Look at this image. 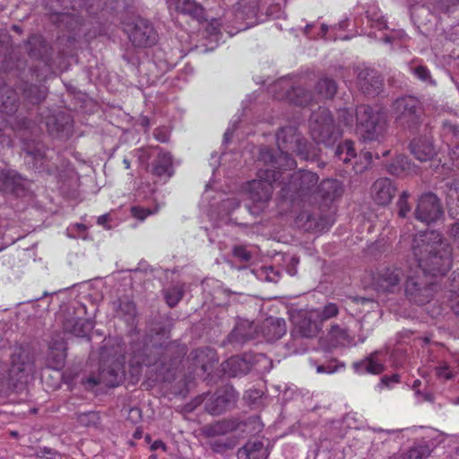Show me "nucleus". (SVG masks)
I'll list each match as a JSON object with an SVG mask.
<instances>
[{
    "label": "nucleus",
    "instance_id": "f257e3e1",
    "mask_svg": "<svg viewBox=\"0 0 459 459\" xmlns=\"http://www.w3.org/2000/svg\"><path fill=\"white\" fill-rule=\"evenodd\" d=\"M173 324L160 314L153 315L147 322L145 334L130 344L129 373L138 380L143 367L159 364L160 374L172 372L186 354V346L170 339Z\"/></svg>",
    "mask_w": 459,
    "mask_h": 459
},
{
    "label": "nucleus",
    "instance_id": "f03ea898",
    "mask_svg": "<svg viewBox=\"0 0 459 459\" xmlns=\"http://www.w3.org/2000/svg\"><path fill=\"white\" fill-rule=\"evenodd\" d=\"M277 150L264 146L259 150L258 161L283 171L293 169L297 162L290 152H295L301 160L319 161L322 150L309 143L296 126H286L276 133Z\"/></svg>",
    "mask_w": 459,
    "mask_h": 459
},
{
    "label": "nucleus",
    "instance_id": "7ed1b4c3",
    "mask_svg": "<svg viewBox=\"0 0 459 459\" xmlns=\"http://www.w3.org/2000/svg\"><path fill=\"white\" fill-rule=\"evenodd\" d=\"M411 248L418 266L430 278L443 277L452 268L453 247L439 231H420L412 239Z\"/></svg>",
    "mask_w": 459,
    "mask_h": 459
},
{
    "label": "nucleus",
    "instance_id": "20e7f679",
    "mask_svg": "<svg viewBox=\"0 0 459 459\" xmlns=\"http://www.w3.org/2000/svg\"><path fill=\"white\" fill-rule=\"evenodd\" d=\"M36 371V354L27 342L16 343L11 348L6 377V392L23 388Z\"/></svg>",
    "mask_w": 459,
    "mask_h": 459
},
{
    "label": "nucleus",
    "instance_id": "39448f33",
    "mask_svg": "<svg viewBox=\"0 0 459 459\" xmlns=\"http://www.w3.org/2000/svg\"><path fill=\"white\" fill-rule=\"evenodd\" d=\"M281 180L280 196L284 201L295 203H312L316 201V184L319 177L316 173L299 169L292 174L284 175Z\"/></svg>",
    "mask_w": 459,
    "mask_h": 459
},
{
    "label": "nucleus",
    "instance_id": "423d86ee",
    "mask_svg": "<svg viewBox=\"0 0 459 459\" xmlns=\"http://www.w3.org/2000/svg\"><path fill=\"white\" fill-rule=\"evenodd\" d=\"M291 322L290 338L285 347L290 353H303L307 350L306 340L316 338L320 333L322 325L312 313L305 311L293 314Z\"/></svg>",
    "mask_w": 459,
    "mask_h": 459
},
{
    "label": "nucleus",
    "instance_id": "0eeeda50",
    "mask_svg": "<svg viewBox=\"0 0 459 459\" xmlns=\"http://www.w3.org/2000/svg\"><path fill=\"white\" fill-rule=\"evenodd\" d=\"M357 133L364 142L381 141L385 138L387 129L385 112L376 109L368 105H360L356 108Z\"/></svg>",
    "mask_w": 459,
    "mask_h": 459
},
{
    "label": "nucleus",
    "instance_id": "6e6552de",
    "mask_svg": "<svg viewBox=\"0 0 459 459\" xmlns=\"http://www.w3.org/2000/svg\"><path fill=\"white\" fill-rule=\"evenodd\" d=\"M394 119L403 130L416 132L423 122L425 109L420 100L413 95H403L392 103Z\"/></svg>",
    "mask_w": 459,
    "mask_h": 459
},
{
    "label": "nucleus",
    "instance_id": "1a4fd4ad",
    "mask_svg": "<svg viewBox=\"0 0 459 459\" xmlns=\"http://www.w3.org/2000/svg\"><path fill=\"white\" fill-rule=\"evenodd\" d=\"M308 127L309 134L316 146H333L342 135V129L335 124L333 116L327 108H319L312 112Z\"/></svg>",
    "mask_w": 459,
    "mask_h": 459
},
{
    "label": "nucleus",
    "instance_id": "9d476101",
    "mask_svg": "<svg viewBox=\"0 0 459 459\" xmlns=\"http://www.w3.org/2000/svg\"><path fill=\"white\" fill-rule=\"evenodd\" d=\"M285 171L278 169L270 166L259 168L257 172L258 179H255L248 184V193L250 199L257 204L252 210L249 206H246L251 213H258L261 206L258 204H264L272 196L273 186V184L280 186L281 180H285Z\"/></svg>",
    "mask_w": 459,
    "mask_h": 459
},
{
    "label": "nucleus",
    "instance_id": "9b49d317",
    "mask_svg": "<svg viewBox=\"0 0 459 459\" xmlns=\"http://www.w3.org/2000/svg\"><path fill=\"white\" fill-rule=\"evenodd\" d=\"M438 284L427 274L410 275L404 281V295L408 301L417 306L429 303L436 292Z\"/></svg>",
    "mask_w": 459,
    "mask_h": 459
},
{
    "label": "nucleus",
    "instance_id": "f8f14e48",
    "mask_svg": "<svg viewBox=\"0 0 459 459\" xmlns=\"http://www.w3.org/2000/svg\"><path fill=\"white\" fill-rule=\"evenodd\" d=\"M412 216L417 221L426 225L436 224L445 216L441 199L431 191L420 194L416 199Z\"/></svg>",
    "mask_w": 459,
    "mask_h": 459
},
{
    "label": "nucleus",
    "instance_id": "ddd939ff",
    "mask_svg": "<svg viewBox=\"0 0 459 459\" xmlns=\"http://www.w3.org/2000/svg\"><path fill=\"white\" fill-rule=\"evenodd\" d=\"M125 32L135 48H151L158 41V34L147 19L137 17L125 25Z\"/></svg>",
    "mask_w": 459,
    "mask_h": 459
},
{
    "label": "nucleus",
    "instance_id": "4468645a",
    "mask_svg": "<svg viewBox=\"0 0 459 459\" xmlns=\"http://www.w3.org/2000/svg\"><path fill=\"white\" fill-rule=\"evenodd\" d=\"M58 320L65 333L76 337L89 336L94 327V322L91 319L78 316L73 307H67L61 310Z\"/></svg>",
    "mask_w": 459,
    "mask_h": 459
},
{
    "label": "nucleus",
    "instance_id": "2eb2a0df",
    "mask_svg": "<svg viewBox=\"0 0 459 459\" xmlns=\"http://www.w3.org/2000/svg\"><path fill=\"white\" fill-rule=\"evenodd\" d=\"M238 393L230 385L220 387L212 399L205 403V410L212 415H221L235 408Z\"/></svg>",
    "mask_w": 459,
    "mask_h": 459
},
{
    "label": "nucleus",
    "instance_id": "dca6fc26",
    "mask_svg": "<svg viewBox=\"0 0 459 459\" xmlns=\"http://www.w3.org/2000/svg\"><path fill=\"white\" fill-rule=\"evenodd\" d=\"M356 83L362 94L367 97H376L383 91L384 78L373 68H358Z\"/></svg>",
    "mask_w": 459,
    "mask_h": 459
},
{
    "label": "nucleus",
    "instance_id": "f3484780",
    "mask_svg": "<svg viewBox=\"0 0 459 459\" xmlns=\"http://www.w3.org/2000/svg\"><path fill=\"white\" fill-rule=\"evenodd\" d=\"M411 155L420 162L432 160L437 154L433 137L429 133H424L413 137L409 143Z\"/></svg>",
    "mask_w": 459,
    "mask_h": 459
},
{
    "label": "nucleus",
    "instance_id": "a211bd4d",
    "mask_svg": "<svg viewBox=\"0 0 459 459\" xmlns=\"http://www.w3.org/2000/svg\"><path fill=\"white\" fill-rule=\"evenodd\" d=\"M67 343L59 335L53 337L48 343V348L44 358V363L48 368L61 370L66 359Z\"/></svg>",
    "mask_w": 459,
    "mask_h": 459
},
{
    "label": "nucleus",
    "instance_id": "6ab92c4d",
    "mask_svg": "<svg viewBox=\"0 0 459 459\" xmlns=\"http://www.w3.org/2000/svg\"><path fill=\"white\" fill-rule=\"evenodd\" d=\"M259 336L258 325L247 319H239L227 336V342L234 346H241Z\"/></svg>",
    "mask_w": 459,
    "mask_h": 459
},
{
    "label": "nucleus",
    "instance_id": "aec40b11",
    "mask_svg": "<svg viewBox=\"0 0 459 459\" xmlns=\"http://www.w3.org/2000/svg\"><path fill=\"white\" fill-rule=\"evenodd\" d=\"M99 372L100 382L108 387L119 385L125 378L124 364L119 359H115L108 362L102 358Z\"/></svg>",
    "mask_w": 459,
    "mask_h": 459
},
{
    "label": "nucleus",
    "instance_id": "412c9836",
    "mask_svg": "<svg viewBox=\"0 0 459 459\" xmlns=\"http://www.w3.org/2000/svg\"><path fill=\"white\" fill-rule=\"evenodd\" d=\"M45 126L50 135L55 138L66 139L72 134L73 119L65 112L49 115L45 118Z\"/></svg>",
    "mask_w": 459,
    "mask_h": 459
},
{
    "label": "nucleus",
    "instance_id": "4be33fe9",
    "mask_svg": "<svg viewBox=\"0 0 459 459\" xmlns=\"http://www.w3.org/2000/svg\"><path fill=\"white\" fill-rule=\"evenodd\" d=\"M254 366V355L245 353L232 356L221 365V371L229 377H237L248 374Z\"/></svg>",
    "mask_w": 459,
    "mask_h": 459
},
{
    "label": "nucleus",
    "instance_id": "5701e85b",
    "mask_svg": "<svg viewBox=\"0 0 459 459\" xmlns=\"http://www.w3.org/2000/svg\"><path fill=\"white\" fill-rule=\"evenodd\" d=\"M235 17L246 23V28L258 23L261 20L260 0H238L235 5Z\"/></svg>",
    "mask_w": 459,
    "mask_h": 459
},
{
    "label": "nucleus",
    "instance_id": "b1692460",
    "mask_svg": "<svg viewBox=\"0 0 459 459\" xmlns=\"http://www.w3.org/2000/svg\"><path fill=\"white\" fill-rule=\"evenodd\" d=\"M397 192V186L387 178H378L371 186L374 202L380 206L388 205Z\"/></svg>",
    "mask_w": 459,
    "mask_h": 459
},
{
    "label": "nucleus",
    "instance_id": "393cba45",
    "mask_svg": "<svg viewBox=\"0 0 459 459\" xmlns=\"http://www.w3.org/2000/svg\"><path fill=\"white\" fill-rule=\"evenodd\" d=\"M403 271L399 267H386L377 273L376 285L379 290L394 293L399 289L400 282L403 278Z\"/></svg>",
    "mask_w": 459,
    "mask_h": 459
},
{
    "label": "nucleus",
    "instance_id": "a878e982",
    "mask_svg": "<svg viewBox=\"0 0 459 459\" xmlns=\"http://www.w3.org/2000/svg\"><path fill=\"white\" fill-rule=\"evenodd\" d=\"M27 52L30 58L42 61L49 65L52 61V48L39 35H31L27 41Z\"/></svg>",
    "mask_w": 459,
    "mask_h": 459
},
{
    "label": "nucleus",
    "instance_id": "bb28decb",
    "mask_svg": "<svg viewBox=\"0 0 459 459\" xmlns=\"http://www.w3.org/2000/svg\"><path fill=\"white\" fill-rule=\"evenodd\" d=\"M19 107V98L17 92L5 83L0 84V115H2L6 122V126L4 129V134H6L8 129L9 121L6 115L14 114Z\"/></svg>",
    "mask_w": 459,
    "mask_h": 459
},
{
    "label": "nucleus",
    "instance_id": "cd10ccee",
    "mask_svg": "<svg viewBox=\"0 0 459 459\" xmlns=\"http://www.w3.org/2000/svg\"><path fill=\"white\" fill-rule=\"evenodd\" d=\"M258 330L266 342H273L286 333L287 325L283 318L269 316L258 325Z\"/></svg>",
    "mask_w": 459,
    "mask_h": 459
},
{
    "label": "nucleus",
    "instance_id": "c85d7f7f",
    "mask_svg": "<svg viewBox=\"0 0 459 459\" xmlns=\"http://www.w3.org/2000/svg\"><path fill=\"white\" fill-rule=\"evenodd\" d=\"M151 173L167 182L175 173L171 153L160 151L151 163Z\"/></svg>",
    "mask_w": 459,
    "mask_h": 459
},
{
    "label": "nucleus",
    "instance_id": "c756f323",
    "mask_svg": "<svg viewBox=\"0 0 459 459\" xmlns=\"http://www.w3.org/2000/svg\"><path fill=\"white\" fill-rule=\"evenodd\" d=\"M0 191L20 196L25 192L24 178L16 171L3 169L0 171Z\"/></svg>",
    "mask_w": 459,
    "mask_h": 459
},
{
    "label": "nucleus",
    "instance_id": "7c9ffc66",
    "mask_svg": "<svg viewBox=\"0 0 459 459\" xmlns=\"http://www.w3.org/2000/svg\"><path fill=\"white\" fill-rule=\"evenodd\" d=\"M169 7L174 8L179 13L196 20L200 23L207 20L204 8L195 0H170Z\"/></svg>",
    "mask_w": 459,
    "mask_h": 459
},
{
    "label": "nucleus",
    "instance_id": "2f4dec72",
    "mask_svg": "<svg viewBox=\"0 0 459 459\" xmlns=\"http://www.w3.org/2000/svg\"><path fill=\"white\" fill-rule=\"evenodd\" d=\"M343 188L337 179L326 178L316 184V199L319 196L325 202H333L342 196Z\"/></svg>",
    "mask_w": 459,
    "mask_h": 459
},
{
    "label": "nucleus",
    "instance_id": "473e14b6",
    "mask_svg": "<svg viewBox=\"0 0 459 459\" xmlns=\"http://www.w3.org/2000/svg\"><path fill=\"white\" fill-rule=\"evenodd\" d=\"M22 97L27 105L37 106L45 100L48 96V88L44 85L24 82L20 88Z\"/></svg>",
    "mask_w": 459,
    "mask_h": 459
},
{
    "label": "nucleus",
    "instance_id": "72a5a7b5",
    "mask_svg": "<svg viewBox=\"0 0 459 459\" xmlns=\"http://www.w3.org/2000/svg\"><path fill=\"white\" fill-rule=\"evenodd\" d=\"M193 365L204 373L208 372L217 363L216 351L208 347L200 348L191 352Z\"/></svg>",
    "mask_w": 459,
    "mask_h": 459
},
{
    "label": "nucleus",
    "instance_id": "f704fd0d",
    "mask_svg": "<svg viewBox=\"0 0 459 459\" xmlns=\"http://www.w3.org/2000/svg\"><path fill=\"white\" fill-rule=\"evenodd\" d=\"M377 351L372 352L359 361L352 363V368L356 373H369L378 375L385 370V366L377 359Z\"/></svg>",
    "mask_w": 459,
    "mask_h": 459
},
{
    "label": "nucleus",
    "instance_id": "c9c22d12",
    "mask_svg": "<svg viewBox=\"0 0 459 459\" xmlns=\"http://www.w3.org/2000/svg\"><path fill=\"white\" fill-rule=\"evenodd\" d=\"M237 418L223 419L214 423L206 425L204 432L207 437L226 435L230 432L238 431Z\"/></svg>",
    "mask_w": 459,
    "mask_h": 459
},
{
    "label": "nucleus",
    "instance_id": "e433bc0d",
    "mask_svg": "<svg viewBox=\"0 0 459 459\" xmlns=\"http://www.w3.org/2000/svg\"><path fill=\"white\" fill-rule=\"evenodd\" d=\"M338 91L337 82L327 76L318 79L315 85V91L321 100H333Z\"/></svg>",
    "mask_w": 459,
    "mask_h": 459
},
{
    "label": "nucleus",
    "instance_id": "4c0bfd02",
    "mask_svg": "<svg viewBox=\"0 0 459 459\" xmlns=\"http://www.w3.org/2000/svg\"><path fill=\"white\" fill-rule=\"evenodd\" d=\"M285 98L296 106H307L312 100V93L302 86H291L286 91Z\"/></svg>",
    "mask_w": 459,
    "mask_h": 459
},
{
    "label": "nucleus",
    "instance_id": "58836bf2",
    "mask_svg": "<svg viewBox=\"0 0 459 459\" xmlns=\"http://www.w3.org/2000/svg\"><path fill=\"white\" fill-rule=\"evenodd\" d=\"M265 451L261 441H248L238 451V459H263Z\"/></svg>",
    "mask_w": 459,
    "mask_h": 459
},
{
    "label": "nucleus",
    "instance_id": "ea45409f",
    "mask_svg": "<svg viewBox=\"0 0 459 459\" xmlns=\"http://www.w3.org/2000/svg\"><path fill=\"white\" fill-rule=\"evenodd\" d=\"M448 281L451 292L449 305L454 313L459 316V269L451 273Z\"/></svg>",
    "mask_w": 459,
    "mask_h": 459
},
{
    "label": "nucleus",
    "instance_id": "a19ab883",
    "mask_svg": "<svg viewBox=\"0 0 459 459\" xmlns=\"http://www.w3.org/2000/svg\"><path fill=\"white\" fill-rule=\"evenodd\" d=\"M238 431L245 433L247 435H255L261 431L262 423L257 415H252L245 420H239L237 418Z\"/></svg>",
    "mask_w": 459,
    "mask_h": 459
},
{
    "label": "nucleus",
    "instance_id": "79ce46f5",
    "mask_svg": "<svg viewBox=\"0 0 459 459\" xmlns=\"http://www.w3.org/2000/svg\"><path fill=\"white\" fill-rule=\"evenodd\" d=\"M356 157L354 143L351 140H345L339 143L334 151V158L347 164L352 158Z\"/></svg>",
    "mask_w": 459,
    "mask_h": 459
},
{
    "label": "nucleus",
    "instance_id": "37998d69",
    "mask_svg": "<svg viewBox=\"0 0 459 459\" xmlns=\"http://www.w3.org/2000/svg\"><path fill=\"white\" fill-rule=\"evenodd\" d=\"M431 454L429 446L426 443L417 444L411 446L406 454L390 459H426Z\"/></svg>",
    "mask_w": 459,
    "mask_h": 459
},
{
    "label": "nucleus",
    "instance_id": "c03bdc74",
    "mask_svg": "<svg viewBox=\"0 0 459 459\" xmlns=\"http://www.w3.org/2000/svg\"><path fill=\"white\" fill-rule=\"evenodd\" d=\"M328 336L330 341L334 344H344L346 342H350L349 331L346 327H342L337 324L332 325L329 331Z\"/></svg>",
    "mask_w": 459,
    "mask_h": 459
},
{
    "label": "nucleus",
    "instance_id": "a18cd8bd",
    "mask_svg": "<svg viewBox=\"0 0 459 459\" xmlns=\"http://www.w3.org/2000/svg\"><path fill=\"white\" fill-rule=\"evenodd\" d=\"M433 10L448 16L455 14L459 11V0H435Z\"/></svg>",
    "mask_w": 459,
    "mask_h": 459
},
{
    "label": "nucleus",
    "instance_id": "49530a36",
    "mask_svg": "<svg viewBox=\"0 0 459 459\" xmlns=\"http://www.w3.org/2000/svg\"><path fill=\"white\" fill-rule=\"evenodd\" d=\"M411 195L408 191H403L395 204L397 216L401 219L408 218L411 212V204L409 203Z\"/></svg>",
    "mask_w": 459,
    "mask_h": 459
},
{
    "label": "nucleus",
    "instance_id": "de8ad7c7",
    "mask_svg": "<svg viewBox=\"0 0 459 459\" xmlns=\"http://www.w3.org/2000/svg\"><path fill=\"white\" fill-rule=\"evenodd\" d=\"M75 419L83 427H98L100 423V416L97 411L76 412Z\"/></svg>",
    "mask_w": 459,
    "mask_h": 459
},
{
    "label": "nucleus",
    "instance_id": "09e8293b",
    "mask_svg": "<svg viewBox=\"0 0 459 459\" xmlns=\"http://www.w3.org/2000/svg\"><path fill=\"white\" fill-rule=\"evenodd\" d=\"M117 312L118 315L125 316L126 320H131L136 314L135 304L128 299H119Z\"/></svg>",
    "mask_w": 459,
    "mask_h": 459
},
{
    "label": "nucleus",
    "instance_id": "8fccbe9b",
    "mask_svg": "<svg viewBox=\"0 0 459 459\" xmlns=\"http://www.w3.org/2000/svg\"><path fill=\"white\" fill-rule=\"evenodd\" d=\"M26 66V62L24 60L16 59L9 53V51L4 56V59L2 61V68L5 72H11L14 69L22 70Z\"/></svg>",
    "mask_w": 459,
    "mask_h": 459
},
{
    "label": "nucleus",
    "instance_id": "3c124183",
    "mask_svg": "<svg viewBox=\"0 0 459 459\" xmlns=\"http://www.w3.org/2000/svg\"><path fill=\"white\" fill-rule=\"evenodd\" d=\"M448 198V214L450 217L455 218L459 216V189L457 187L451 188Z\"/></svg>",
    "mask_w": 459,
    "mask_h": 459
},
{
    "label": "nucleus",
    "instance_id": "603ef678",
    "mask_svg": "<svg viewBox=\"0 0 459 459\" xmlns=\"http://www.w3.org/2000/svg\"><path fill=\"white\" fill-rule=\"evenodd\" d=\"M338 313V306L335 303H328L316 314V318L318 319L322 325L324 321L335 317Z\"/></svg>",
    "mask_w": 459,
    "mask_h": 459
},
{
    "label": "nucleus",
    "instance_id": "864d4df0",
    "mask_svg": "<svg viewBox=\"0 0 459 459\" xmlns=\"http://www.w3.org/2000/svg\"><path fill=\"white\" fill-rule=\"evenodd\" d=\"M237 445V441L234 438L220 439L211 444L212 449L215 453L223 454L228 450L233 449Z\"/></svg>",
    "mask_w": 459,
    "mask_h": 459
},
{
    "label": "nucleus",
    "instance_id": "5fc2aeb1",
    "mask_svg": "<svg viewBox=\"0 0 459 459\" xmlns=\"http://www.w3.org/2000/svg\"><path fill=\"white\" fill-rule=\"evenodd\" d=\"M411 69L412 74L418 79H420V81H422L428 84L435 85L436 82L432 79L430 71L428 69L427 66L420 65L411 67Z\"/></svg>",
    "mask_w": 459,
    "mask_h": 459
},
{
    "label": "nucleus",
    "instance_id": "6e6d98bb",
    "mask_svg": "<svg viewBox=\"0 0 459 459\" xmlns=\"http://www.w3.org/2000/svg\"><path fill=\"white\" fill-rule=\"evenodd\" d=\"M159 211V205L157 204L153 210L150 208H143L141 206L131 207V214L133 217L143 221L147 216L156 213Z\"/></svg>",
    "mask_w": 459,
    "mask_h": 459
},
{
    "label": "nucleus",
    "instance_id": "4d7b16f0",
    "mask_svg": "<svg viewBox=\"0 0 459 459\" xmlns=\"http://www.w3.org/2000/svg\"><path fill=\"white\" fill-rule=\"evenodd\" d=\"M387 170L394 176H401L405 170V158L397 157L395 160L387 165Z\"/></svg>",
    "mask_w": 459,
    "mask_h": 459
},
{
    "label": "nucleus",
    "instance_id": "13d9d810",
    "mask_svg": "<svg viewBox=\"0 0 459 459\" xmlns=\"http://www.w3.org/2000/svg\"><path fill=\"white\" fill-rule=\"evenodd\" d=\"M183 297V292L178 289L168 290L165 293V299L171 307H175Z\"/></svg>",
    "mask_w": 459,
    "mask_h": 459
},
{
    "label": "nucleus",
    "instance_id": "bf43d9fd",
    "mask_svg": "<svg viewBox=\"0 0 459 459\" xmlns=\"http://www.w3.org/2000/svg\"><path fill=\"white\" fill-rule=\"evenodd\" d=\"M232 255L240 262L247 263L252 259V254L244 246H235L232 248Z\"/></svg>",
    "mask_w": 459,
    "mask_h": 459
},
{
    "label": "nucleus",
    "instance_id": "052dcab7",
    "mask_svg": "<svg viewBox=\"0 0 459 459\" xmlns=\"http://www.w3.org/2000/svg\"><path fill=\"white\" fill-rule=\"evenodd\" d=\"M263 274L264 276V280L269 282L276 283L281 278V272L273 266L263 268Z\"/></svg>",
    "mask_w": 459,
    "mask_h": 459
},
{
    "label": "nucleus",
    "instance_id": "680f3d73",
    "mask_svg": "<svg viewBox=\"0 0 459 459\" xmlns=\"http://www.w3.org/2000/svg\"><path fill=\"white\" fill-rule=\"evenodd\" d=\"M342 367H344L343 364H337V360L336 359H333V360H331L326 365H319V366H317L316 367V372L317 373H328V374H331V373L336 372L339 368H342Z\"/></svg>",
    "mask_w": 459,
    "mask_h": 459
},
{
    "label": "nucleus",
    "instance_id": "e2e57ef3",
    "mask_svg": "<svg viewBox=\"0 0 459 459\" xmlns=\"http://www.w3.org/2000/svg\"><path fill=\"white\" fill-rule=\"evenodd\" d=\"M23 151L27 155L33 157L36 160H41L44 157V153L41 150V147L39 144L31 147L30 144L25 143Z\"/></svg>",
    "mask_w": 459,
    "mask_h": 459
},
{
    "label": "nucleus",
    "instance_id": "0e129e2a",
    "mask_svg": "<svg viewBox=\"0 0 459 459\" xmlns=\"http://www.w3.org/2000/svg\"><path fill=\"white\" fill-rule=\"evenodd\" d=\"M446 39L455 42L459 40V23L450 26L448 29L444 30Z\"/></svg>",
    "mask_w": 459,
    "mask_h": 459
},
{
    "label": "nucleus",
    "instance_id": "69168bd1",
    "mask_svg": "<svg viewBox=\"0 0 459 459\" xmlns=\"http://www.w3.org/2000/svg\"><path fill=\"white\" fill-rule=\"evenodd\" d=\"M401 380V376L399 374H393L391 376H384L381 378V385L390 387L392 384L399 383Z\"/></svg>",
    "mask_w": 459,
    "mask_h": 459
},
{
    "label": "nucleus",
    "instance_id": "338daca9",
    "mask_svg": "<svg viewBox=\"0 0 459 459\" xmlns=\"http://www.w3.org/2000/svg\"><path fill=\"white\" fill-rule=\"evenodd\" d=\"M447 233L456 243L459 248V221H455V223L451 224Z\"/></svg>",
    "mask_w": 459,
    "mask_h": 459
},
{
    "label": "nucleus",
    "instance_id": "774afa93",
    "mask_svg": "<svg viewBox=\"0 0 459 459\" xmlns=\"http://www.w3.org/2000/svg\"><path fill=\"white\" fill-rule=\"evenodd\" d=\"M339 120L345 126H349L352 122V114L346 108L339 110Z\"/></svg>",
    "mask_w": 459,
    "mask_h": 459
}]
</instances>
